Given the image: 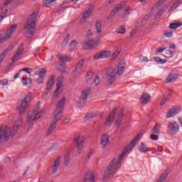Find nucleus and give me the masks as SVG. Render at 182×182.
<instances>
[{
    "label": "nucleus",
    "instance_id": "obj_2",
    "mask_svg": "<svg viewBox=\"0 0 182 182\" xmlns=\"http://www.w3.org/2000/svg\"><path fill=\"white\" fill-rule=\"evenodd\" d=\"M16 123L13 127H9L6 125L0 126V143L2 141H8L11 137H15L21 124H22V117H18L15 121Z\"/></svg>",
    "mask_w": 182,
    "mask_h": 182
},
{
    "label": "nucleus",
    "instance_id": "obj_26",
    "mask_svg": "<svg viewBox=\"0 0 182 182\" xmlns=\"http://www.w3.org/2000/svg\"><path fill=\"white\" fill-rule=\"evenodd\" d=\"M57 58L60 60V62H63V63H66V62H70V60H72V58L66 55V54H58Z\"/></svg>",
    "mask_w": 182,
    "mask_h": 182
},
{
    "label": "nucleus",
    "instance_id": "obj_63",
    "mask_svg": "<svg viewBox=\"0 0 182 182\" xmlns=\"http://www.w3.org/2000/svg\"><path fill=\"white\" fill-rule=\"evenodd\" d=\"M167 100H168L164 96V97H163V99H162V100L161 102V105H166V102H167Z\"/></svg>",
    "mask_w": 182,
    "mask_h": 182
},
{
    "label": "nucleus",
    "instance_id": "obj_6",
    "mask_svg": "<svg viewBox=\"0 0 182 182\" xmlns=\"http://www.w3.org/2000/svg\"><path fill=\"white\" fill-rule=\"evenodd\" d=\"M74 144L77 149L78 154H82L83 151V147L85 146V141H86V137L82 134H76L73 139Z\"/></svg>",
    "mask_w": 182,
    "mask_h": 182
},
{
    "label": "nucleus",
    "instance_id": "obj_29",
    "mask_svg": "<svg viewBox=\"0 0 182 182\" xmlns=\"http://www.w3.org/2000/svg\"><path fill=\"white\" fill-rule=\"evenodd\" d=\"M65 105H66V97H64L57 104L56 109L63 111V109H65Z\"/></svg>",
    "mask_w": 182,
    "mask_h": 182
},
{
    "label": "nucleus",
    "instance_id": "obj_56",
    "mask_svg": "<svg viewBox=\"0 0 182 182\" xmlns=\"http://www.w3.org/2000/svg\"><path fill=\"white\" fill-rule=\"evenodd\" d=\"M0 85L2 86H6V85H8V80L4 79L3 80H0Z\"/></svg>",
    "mask_w": 182,
    "mask_h": 182
},
{
    "label": "nucleus",
    "instance_id": "obj_40",
    "mask_svg": "<svg viewBox=\"0 0 182 182\" xmlns=\"http://www.w3.org/2000/svg\"><path fill=\"white\" fill-rule=\"evenodd\" d=\"M77 49V42L73 41L69 45V50H76Z\"/></svg>",
    "mask_w": 182,
    "mask_h": 182
},
{
    "label": "nucleus",
    "instance_id": "obj_53",
    "mask_svg": "<svg viewBox=\"0 0 182 182\" xmlns=\"http://www.w3.org/2000/svg\"><path fill=\"white\" fill-rule=\"evenodd\" d=\"M70 40V35L68 34L66 37L64 38V41H63L64 45H68L69 43Z\"/></svg>",
    "mask_w": 182,
    "mask_h": 182
},
{
    "label": "nucleus",
    "instance_id": "obj_24",
    "mask_svg": "<svg viewBox=\"0 0 182 182\" xmlns=\"http://www.w3.org/2000/svg\"><path fill=\"white\" fill-rule=\"evenodd\" d=\"M100 144L102 149H105L107 144H110V140L109 139V135L105 134L101 137Z\"/></svg>",
    "mask_w": 182,
    "mask_h": 182
},
{
    "label": "nucleus",
    "instance_id": "obj_42",
    "mask_svg": "<svg viewBox=\"0 0 182 182\" xmlns=\"http://www.w3.org/2000/svg\"><path fill=\"white\" fill-rule=\"evenodd\" d=\"M131 11H132V7L130 6L127 7L122 14V18H127V16L130 15Z\"/></svg>",
    "mask_w": 182,
    "mask_h": 182
},
{
    "label": "nucleus",
    "instance_id": "obj_48",
    "mask_svg": "<svg viewBox=\"0 0 182 182\" xmlns=\"http://www.w3.org/2000/svg\"><path fill=\"white\" fill-rule=\"evenodd\" d=\"M97 116V114L93 112V113H89L85 116L86 120H90V119H93Z\"/></svg>",
    "mask_w": 182,
    "mask_h": 182
},
{
    "label": "nucleus",
    "instance_id": "obj_60",
    "mask_svg": "<svg viewBox=\"0 0 182 182\" xmlns=\"http://www.w3.org/2000/svg\"><path fill=\"white\" fill-rule=\"evenodd\" d=\"M165 54L169 55L170 58H173V52L171 50H166Z\"/></svg>",
    "mask_w": 182,
    "mask_h": 182
},
{
    "label": "nucleus",
    "instance_id": "obj_55",
    "mask_svg": "<svg viewBox=\"0 0 182 182\" xmlns=\"http://www.w3.org/2000/svg\"><path fill=\"white\" fill-rule=\"evenodd\" d=\"M164 34L166 38H171L173 36V32L171 31H166Z\"/></svg>",
    "mask_w": 182,
    "mask_h": 182
},
{
    "label": "nucleus",
    "instance_id": "obj_19",
    "mask_svg": "<svg viewBox=\"0 0 182 182\" xmlns=\"http://www.w3.org/2000/svg\"><path fill=\"white\" fill-rule=\"evenodd\" d=\"M92 13H93V8H89L83 14L82 17L80 20V22H79L80 25H83V23H85V22H86L87 21V19H89V18H90V16H92Z\"/></svg>",
    "mask_w": 182,
    "mask_h": 182
},
{
    "label": "nucleus",
    "instance_id": "obj_36",
    "mask_svg": "<svg viewBox=\"0 0 182 182\" xmlns=\"http://www.w3.org/2000/svg\"><path fill=\"white\" fill-rule=\"evenodd\" d=\"M83 66H85V59H82L78 61L77 66L75 69V72H79V70L83 69Z\"/></svg>",
    "mask_w": 182,
    "mask_h": 182
},
{
    "label": "nucleus",
    "instance_id": "obj_51",
    "mask_svg": "<svg viewBox=\"0 0 182 182\" xmlns=\"http://www.w3.org/2000/svg\"><path fill=\"white\" fill-rule=\"evenodd\" d=\"M20 72H26V73H32L33 72V69L29 68H25L20 70Z\"/></svg>",
    "mask_w": 182,
    "mask_h": 182
},
{
    "label": "nucleus",
    "instance_id": "obj_31",
    "mask_svg": "<svg viewBox=\"0 0 182 182\" xmlns=\"http://www.w3.org/2000/svg\"><path fill=\"white\" fill-rule=\"evenodd\" d=\"M161 129V125L159 123H156L155 126L151 129V133L152 134H160V130Z\"/></svg>",
    "mask_w": 182,
    "mask_h": 182
},
{
    "label": "nucleus",
    "instance_id": "obj_41",
    "mask_svg": "<svg viewBox=\"0 0 182 182\" xmlns=\"http://www.w3.org/2000/svg\"><path fill=\"white\" fill-rule=\"evenodd\" d=\"M168 176V171H166L159 178L158 182H166V180Z\"/></svg>",
    "mask_w": 182,
    "mask_h": 182
},
{
    "label": "nucleus",
    "instance_id": "obj_1",
    "mask_svg": "<svg viewBox=\"0 0 182 182\" xmlns=\"http://www.w3.org/2000/svg\"><path fill=\"white\" fill-rule=\"evenodd\" d=\"M140 134L136 135V137L134 138V140L130 141L129 144L125 148L124 151L119 158H114L109 163L107 170L105 171L103 180H106L109 176H113V174H116V173L119 171V168L122 166V161L124 158V156L130 154V152L133 150L134 146H136V143L140 140Z\"/></svg>",
    "mask_w": 182,
    "mask_h": 182
},
{
    "label": "nucleus",
    "instance_id": "obj_15",
    "mask_svg": "<svg viewBox=\"0 0 182 182\" xmlns=\"http://www.w3.org/2000/svg\"><path fill=\"white\" fill-rule=\"evenodd\" d=\"M177 79H178V73L176 70H172L166 77L165 83L176 82Z\"/></svg>",
    "mask_w": 182,
    "mask_h": 182
},
{
    "label": "nucleus",
    "instance_id": "obj_62",
    "mask_svg": "<svg viewBox=\"0 0 182 182\" xmlns=\"http://www.w3.org/2000/svg\"><path fill=\"white\" fill-rule=\"evenodd\" d=\"M70 122V117L65 118L63 121V124H68Z\"/></svg>",
    "mask_w": 182,
    "mask_h": 182
},
{
    "label": "nucleus",
    "instance_id": "obj_32",
    "mask_svg": "<svg viewBox=\"0 0 182 182\" xmlns=\"http://www.w3.org/2000/svg\"><path fill=\"white\" fill-rule=\"evenodd\" d=\"M139 151L141 153H147L148 151H150V149H149V146H147V144L141 142L140 146L138 147Z\"/></svg>",
    "mask_w": 182,
    "mask_h": 182
},
{
    "label": "nucleus",
    "instance_id": "obj_3",
    "mask_svg": "<svg viewBox=\"0 0 182 182\" xmlns=\"http://www.w3.org/2000/svg\"><path fill=\"white\" fill-rule=\"evenodd\" d=\"M38 16V11H34L29 17L27 23L24 26V29L26 30V35L28 38H32L35 35L36 31V17Z\"/></svg>",
    "mask_w": 182,
    "mask_h": 182
},
{
    "label": "nucleus",
    "instance_id": "obj_45",
    "mask_svg": "<svg viewBox=\"0 0 182 182\" xmlns=\"http://www.w3.org/2000/svg\"><path fill=\"white\" fill-rule=\"evenodd\" d=\"M116 32L117 33H120L121 35H123L126 32V28L124 27V26H121V27L116 29Z\"/></svg>",
    "mask_w": 182,
    "mask_h": 182
},
{
    "label": "nucleus",
    "instance_id": "obj_34",
    "mask_svg": "<svg viewBox=\"0 0 182 182\" xmlns=\"http://www.w3.org/2000/svg\"><path fill=\"white\" fill-rule=\"evenodd\" d=\"M14 49L13 47H9L4 50V52L0 55V63H2L4 62V60L5 59V56H6V54L8 52H11Z\"/></svg>",
    "mask_w": 182,
    "mask_h": 182
},
{
    "label": "nucleus",
    "instance_id": "obj_27",
    "mask_svg": "<svg viewBox=\"0 0 182 182\" xmlns=\"http://www.w3.org/2000/svg\"><path fill=\"white\" fill-rule=\"evenodd\" d=\"M151 96L149 94H143L139 100L141 103V105H147L149 102H150Z\"/></svg>",
    "mask_w": 182,
    "mask_h": 182
},
{
    "label": "nucleus",
    "instance_id": "obj_4",
    "mask_svg": "<svg viewBox=\"0 0 182 182\" xmlns=\"http://www.w3.org/2000/svg\"><path fill=\"white\" fill-rule=\"evenodd\" d=\"M63 116V111L60 109H58L55 108V110L53 114V121L51 122L50 127L48 128L47 133H46V136L49 137L50 134L53 132L55 129H56V126H58V123H59V120L62 119Z\"/></svg>",
    "mask_w": 182,
    "mask_h": 182
},
{
    "label": "nucleus",
    "instance_id": "obj_12",
    "mask_svg": "<svg viewBox=\"0 0 182 182\" xmlns=\"http://www.w3.org/2000/svg\"><path fill=\"white\" fill-rule=\"evenodd\" d=\"M101 43L102 41L100 40H90L83 44L82 48L84 49H95V48H97Z\"/></svg>",
    "mask_w": 182,
    "mask_h": 182
},
{
    "label": "nucleus",
    "instance_id": "obj_11",
    "mask_svg": "<svg viewBox=\"0 0 182 182\" xmlns=\"http://www.w3.org/2000/svg\"><path fill=\"white\" fill-rule=\"evenodd\" d=\"M12 1L14 0H6V2L0 6V23L6 18L8 9L5 8V6H6V5H9V4H11Z\"/></svg>",
    "mask_w": 182,
    "mask_h": 182
},
{
    "label": "nucleus",
    "instance_id": "obj_25",
    "mask_svg": "<svg viewBox=\"0 0 182 182\" xmlns=\"http://www.w3.org/2000/svg\"><path fill=\"white\" fill-rule=\"evenodd\" d=\"M102 25H103V22H102V21H98L95 22V29L96 33H97V35H98V36H102Z\"/></svg>",
    "mask_w": 182,
    "mask_h": 182
},
{
    "label": "nucleus",
    "instance_id": "obj_44",
    "mask_svg": "<svg viewBox=\"0 0 182 182\" xmlns=\"http://www.w3.org/2000/svg\"><path fill=\"white\" fill-rule=\"evenodd\" d=\"M166 8H162L160 9V11L156 14L154 19H159L164 12H166Z\"/></svg>",
    "mask_w": 182,
    "mask_h": 182
},
{
    "label": "nucleus",
    "instance_id": "obj_57",
    "mask_svg": "<svg viewBox=\"0 0 182 182\" xmlns=\"http://www.w3.org/2000/svg\"><path fill=\"white\" fill-rule=\"evenodd\" d=\"M150 139H151V140H159V136L158 135H156V134H151V136H150Z\"/></svg>",
    "mask_w": 182,
    "mask_h": 182
},
{
    "label": "nucleus",
    "instance_id": "obj_17",
    "mask_svg": "<svg viewBox=\"0 0 182 182\" xmlns=\"http://www.w3.org/2000/svg\"><path fill=\"white\" fill-rule=\"evenodd\" d=\"M116 112H117V109L114 108L109 114L105 122V127H110V126H112V123H113V120H114V117H116Z\"/></svg>",
    "mask_w": 182,
    "mask_h": 182
},
{
    "label": "nucleus",
    "instance_id": "obj_52",
    "mask_svg": "<svg viewBox=\"0 0 182 182\" xmlns=\"http://www.w3.org/2000/svg\"><path fill=\"white\" fill-rule=\"evenodd\" d=\"M93 83L95 84V86H98L100 85V78H99V76H95V78L93 80Z\"/></svg>",
    "mask_w": 182,
    "mask_h": 182
},
{
    "label": "nucleus",
    "instance_id": "obj_14",
    "mask_svg": "<svg viewBox=\"0 0 182 182\" xmlns=\"http://www.w3.org/2000/svg\"><path fill=\"white\" fill-rule=\"evenodd\" d=\"M181 112V107L180 106L173 107L171 108L166 113V119H170V117H174L177 116L178 113Z\"/></svg>",
    "mask_w": 182,
    "mask_h": 182
},
{
    "label": "nucleus",
    "instance_id": "obj_10",
    "mask_svg": "<svg viewBox=\"0 0 182 182\" xmlns=\"http://www.w3.org/2000/svg\"><path fill=\"white\" fill-rule=\"evenodd\" d=\"M180 132V125L175 121H171L167 127V132L170 134H177Z\"/></svg>",
    "mask_w": 182,
    "mask_h": 182
},
{
    "label": "nucleus",
    "instance_id": "obj_30",
    "mask_svg": "<svg viewBox=\"0 0 182 182\" xmlns=\"http://www.w3.org/2000/svg\"><path fill=\"white\" fill-rule=\"evenodd\" d=\"M123 116H124V109H121L115 122V125L117 127L120 126V123H122V120L123 119Z\"/></svg>",
    "mask_w": 182,
    "mask_h": 182
},
{
    "label": "nucleus",
    "instance_id": "obj_46",
    "mask_svg": "<svg viewBox=\"0 0 182 182\" xmlns=\"http://www.w3.org/2000/svg\"><path fill=\"white\" fill-rule=\"evenodd\" d=\"M63 75H61L58 77V82H57V87L58 89H60L62 86V83H63Z\"/></svg>",
    "mask_w": 182,
    "mask_h": 182
},
{
    "label": "nucleus",
    "instance_id": "obj_54",
    "mask_svg": "<svg viewBox=\"0 0 182 182\" xmlns=\"http://www.w3.org/2000/svg\"><path fill=\"white\" fill-rule=\"evenodd\" d=\"M173 94V91L171 90H168L167 92H166V95H164V97H165L168 100V99H171V95Z\"/></svg>",
    "mask_w": 182,
    "mask_h": 182
},
{
    "label": "nucleus",
    "instance_id": "obj_43",
    "mask_svg": "<svg viewBox=\"0 0 182 182\" xmlns=\"http://www.w3.org/2000/svg\"><path fill=\"white\" fill-rule=\"evenodd\" d=\"M180 26H182V23H172L169 25V29H177V28H180Z\"/></svg>",
    "mask_w": 182,
    "mask_h": 182
},
{
    "label": "nucleus",
    "instance_id": "obj_28",
    "mask_svg": "<svg viewBox=\"0 0 182 182\" xmlns=\"http://www.w3.org/2000/svg\"><path fill=\"white\" fill-rule=\"evenodd\" d=\"M124 6H126V2H121L112 10V14H113V15H116V14H117V12H120V11H122Z\"/></svg>",
    "mask_w": 182,
    "mask_h": 182
},
{
    "label": "nucleus",
    "instance_id": "obj_64",
    "mask_svg": "<svg viewBox=\"0 0 182 182\" xmlns=\"http://www.w3.org/2000/svg\"><path fill=\"white\" fill-rule=\"evenodd\" d=\"M87 36H88V38H90V36H93V32L92 31V30H88L87 33Z\"/></svg>",
    "mask_w": 182,
    "mask_h": 182
},
{
    "label": "nucleus",
    "instance_id": "obj_49",
    "mask_svg": "<svg viewBox=\"0 0 182 182\" xmlns=\"http://www.w3.org/2000/svg\"><path fill=\"white\" fill-rule=\"evenodd\" d=\"M120 52H122L120 49H117L116 50H114L112 55V59H116V58H117V56L120 55Z\"/></svg>",
    "mask_w": 182,
    "mask_h": 182
},
{
    "label": "nucleus",
    "instance_id": "obj_47",
    "mask_svg": "<svg viewBox=\"0 0 182 182\" xmlns=\"http://www.w3.org/2000/svg\"><path fill=\"white\" fill-rule=\"evenodd\" d=\"M70 163V155L68 154L65 156L64 159V164L66 167H68V166H69V164Z\"/></svg>",
    "mask_w": 182,
    "mask_h": 182
},
{
    "label": "nucleus",
    "instance_id": "obj_38",
    "mask_svg": "<svg viewBox=\"0 0 182 182\" xmlns=\"http://www.w3.org/2000/svg\"><path fill=\"white\" fill-rule=\"evenodd\" d=\"M21 80L24 86H28V85H32V79L31 77H23Z\"/></svg>",
    "mask_w": 182,
    "mask_h": 182
},
{
    "label": "nucleus",
    "instance_id": "obj_59",
    "mask_svg": "<svg viewBox=\"0 0 182 182\" xmlns=\"http://www.w3.org/2000/svg\"><path fill=\"white\" fill-rule=\"evenodd\" d=\"M182 1L180 0H177L176 2L173 3V6H175V8H178L179 5H181Z\"/></svg>",
    "mask_w": 182,
    "mask_h": 182
},
{
    "label": "nucleus",
    "instance_id": "obj_18",
    "mask_svg": "<svg viewBox=\"0 0 182 182\" xmlns=\"http://www.w3.org/2000/svg\"><path fill=\"white\" fill-rule=\"evenodd\" d=\"M23 50H25V46L23 44L21 45L18 49V50L14 54V57L12 58L11 60L14 63L15 62H18L19 60L20 57L23 55Z\"/></svg>",
    "mask_w": 182,
    "mask_h": 182
},
{
    "label": "nucleus",
    "instance_id": "obj_61",
    "mask_svg": "<svg viewBox=\"0 0 182 182\" xmlns=\"http://www.w3.org/2000/svg\"><path fill=\"white\" fill-rule=\"evenodd\" d=\"M59 90H60V89H58V87H57V89L53 93L54 97H58L59 96Z\"/></svg>",
    "mask_w": 182,
    "mask_h": 182
},
{
    "label": "nucleus",
    "instance_id": "obj_13",
    "mask_svg": "<svg viewBox=\"0 0 182 182\" xmlns=\"http://www.w3.org/2000/svg\"><path fill=\"white\" fill-rule=\"evenodd\" d=\"M106 80V85L107 87H111L112 85H113L116 80V73H114L113 71H109L107 73Z\"/></svg>",
    "mask_w": 182,
    "mask_h": 182
},
{
    "label": "nucleus",
    "instance_id": "obj_16",
    "mask_svg": "<svg viewBox=\"0 0 182 182\" xmlns=\"http://www.w3.org/2000/svg\"><path fill=\"white\" fill-rule=\"evenodd\" d=\"M112 55L109 50H102L94 55V59L97 60L99 59H107Z\"/></svg>",
    "mask_w": 182,
    "mask_h": 182
},
{
    "label": "nucleus",
    "instance_id": "obj_39",
    "mask_svg": "<svg viewBox=\"0 0 182 182\" xmlns=\"http://www.w3.org/2000/svg\"><path fill=\"white\" fill-rule=\"evenodd\" d=\"M154 60H155L156 63L158 65H164L167 62L166 59H161L160 57H154Z\"/></svg>",
    "mask_w": 182,
    "mask_h": 182
},
{
    "label": "nucleus",
    "instance_id": "obj_22",
    "mask_svg": "<svg viewBox=\"0 0 182 182\" xmlns=\"http://www.w3.org/2000/svg\"><path fill=\"white\" fill-rule=\"evenodd\" d=\"M55 75H52L49 78L48 82H47V87L46 89L45 95H48L52 90V87H53V85H55Z\"/></svg>",
    "mask_w": 182,
    "mask_h": 182
},
{
    "label": "nucleus",
    "instance_id": "obj_20",
    "mask_svg": "<svg viewBox=\"0 0 182 182\" xmlns=\"http://www.w3.org/2000/svg\"><path fill=\"white\" fill-rule=\"evenodd\" d=\"M124 69H126V63L122 62V63H119L118 66L112 71L114 72L115 75H123V73H124Z\"/></svg>",
    "mask_w": 182,
    "mask_h": 182
},
{
    "label": "nucleus",
    "instance_id": "obj_9",
    "mask_svg": "<svg viewBox=\"0 0 182 182\" xmlns=\"http://www.w3.org/2000/svg\"><path fill=\"white\" fill-rule=\"evenodd\" d=\"M90 90H92V88L89 87L82 91L81 97L77 102L78 107H83V106L86 105V102H87V96H89Z\"/></svg>",
    "mask_w": 182,
    "mask_h": 182
},
{
    "label": "nucleus",
    "instance_id": "obj_33",
    "mask_svg": "<svg viewBox=\"0 0 182 182\" xmlns=\"http://www.w3.org/2000/svg\"><path fill=\"white\" fill-rule=\"evenodd\" d=\"M151 16V15H146L145 16L141 21H137L136 24L139 25V28H142L144 26L146 21H149V18Z\"/></svg>",
    "mask_w": 182,
    "mask_h": 182
},
{
    "label": "nucleus",
    "instance_id": "obj_50",
    "mask_svg": "<svg viewBox=\"0 0 182 182\" xmlns=\"http://www.w3.org/2000/svg\"><path fill=\"white\" fill-rule=\"evenodd\" d=\"M93 77H95V75L93 74V73L92 72L87 73V76L85 77V80L86 82H89V80H91V79H93Z\"/></svg>",
    "mask_w": 182,
    "mask_h": 182
},
{
    "label": "nucleus",
    "instance_id": "obj_37",
    "mask_svg": "<svg viewBox=\"0 0 182 182\" xmlns=\"http://www.w3.org/2000/svg\"><path fill=\"white\" fill-rule=\"evenodd\" d=\"M55 1L56 0H44L43 1V6H46V8H52V6Z\"/></svg>",
    "mask_w": 182,
    "mask_h": 182
},
{
    "label": "nucleus",
    "instance_id": "obj_7",
    "mask_svg": "<svg viewBox=\"0 0 182 182\" xmlns=\"http://www.w3.org/2000/svg\"><path fill=\"white\" fill-rule=\"evenodd\" d=\"M32 97V94L28 93L27 96L24 97L22 100L21 103L17 107V110L19 112V114H23L26 109H28V106H29V103H31V99Z\"/></svg>",
    "mask_w": 182,
    "mask_h": 182
},
{
    "label": "nucleus",
    "instance_id": "obj_21",
    "mask_svg": "<svg viewBox=\"0 0 182 182\" xmlns=\"http://www.w3.org/2000/svg\"><path fill=\"white\" fill-rule=\"evenodd\" d=\"M61 160H62V157H60V156H58L54 161V163L52 167V171H51L52 174H56V173H58V169L59 168V167H60Z\"/></svg>",
    "mask_w": 182,
    "mask_h": 182
},
{
    "label": "nucleus",
    "instance_id": "obj_8",
    "mask_svg": "<svg viewBox=\"0 0 182 182\" xmlns=\"http://www.w3.org/2000/svg\"><path fill=\"white\" fill-rule=\"evenodd\" d=\"M18 26L16 24H13L6 31L3 37H1L0 34V43H5L6 41H9L11 37L14 35L16 31Z\"/></svg>",
    "mask_w": 182,
    "mask_h": 182
},
{
    "label": "nucleus",
    "instance_id": "obj_5",
    "mask_svg": "<svg viewBox=\"0 0 182 182\" xmlns=\"http://www.w3.org/2000/svg\"><path fill=\"white\" fill-rule=\"evenodd\" d=\"M41 108V102H38L36 107V109L33 111H29L27 117V122L31 124L35 120H38V119H41L44 114L45 111H41L39 109Z\"/></svg>",
    "mask_w": 182,
    "mask_h": 182
},
{
    "label": "nucleus",
    "instance_id": "obj_58",
    "mask_svg": "<svg viewBox=\"0 0 182 182\" xmlns=\"http://www.w3.org/2000/svg\"><path fill=\"white\" fill-rule=\"evenodd\" d=\"M161 149H163V146L158 147V151H155V153L156 154V156H161Z\"/></svg>",
    "mask_w": 182,
    "mask_h": 182
},
{
    "label": "nucleus",
    "instance_id": "obj_23",
    "mask_svg": "<svg viewBox=\"0 0 182 182\" xmlns=\"http://www.w3.org/2000/svg\"><path fill=\"white\" fill-rule=\"evenodd\" d=\"M84 182H96V173L88 172L84 176Z\"/></svg>",
    "mask_w": 182,
    "mask_h": 182
},
{
    "label": "nucleus",
    "instance_id": "obj_35",
    "mask_svg": "<svg viewBox=\"0 0 182 182\" xmlns=\"http://www.w3.org/2000/svg\"><path fill=\"white\" fill-rule=\"evenodd\" d=\"M46 70L45 69H41L39 71L36 72L35 73L36 76H38V79H45V76H46Z\"/></svg>",
    "mask_w": 182,
    "mask_h": 182
}]
</instances>
